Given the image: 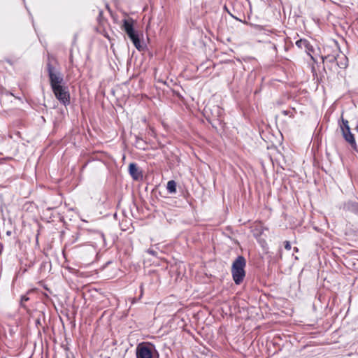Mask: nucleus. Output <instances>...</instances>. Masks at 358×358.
<instances>
[{
  "label": "nucleus",
  "mask_w": 358,
  "mask_h": 358,
  "mask_svg": "<svg viewBox=\"0 0 358 358\" xmlns=\"http://www.w3.org/2000/svg\"><path fill=\"white\" fill-rule=\"evenodd\" d=\"M357 206H358V204H357Z\"/></svg>",
  "instance_id": "nucleus-14"
},
{
  "label": "nucleus",
  "mask_w": 358,
  "mask_h": 358,
  "mask_svg": "<svg viewBox=\"0 0 358 358\" xmlns=\"http://www.w3.org/2000/svg\"><path fill=\"white\" fill-rule=\"evenodd\" d=\"M342 122H343V124L341 126V130L342 131L349 130L350 127L348 124V121L343 120Z\"/></svg>",
  "instance_id": "nucleus-10"
},
{
  "label": "nucleus",
  "mask_w": 358,
  "mask_h": 358,
  "mask_svg": "<svg viewBox=\"0 0 358 358\" xmlns=\"http://www.w3.org/2000/svg\"><path fill=\"white\" fill-rule=\"evenodd\" d=\"M294 250L297 251L298 250L297 248H294Z\"/></svg>",
  "instance_id": "nucleus-13"
},
{
  "label": "nucleus",
  "mask_w": 358,
  "mask_h": 358,
  "mask_svg": "<svg viewBox=\"0 0 358 358\" xmlns=\"http://www.w3.org/2000/svg\"><path fill=\"white\" fill-rule=\"evenodd\" d=\"M55 97L64 105L69 103L70 94L67 87L64 85L52 88Z\"/></svg>",
  "instance_id": "nucleus-4"
},
{
  "label": "nucleus",
  "mask_w": 358,
  "mask_h": 358,
  "mask_svg": "<svg viewBox=\"0 0 358 358\" xmlns=\"http://www.w3.org/2000/svg\"><path fill=\"white\" fill-rule=\"evenodd\" d=\"M137 358H158V353L153 345L148 343H140L136 348Z\"/></svg>",
  "instance_id": "nucleus-3"
},
{
  "label": "nucleus",
  "mask_w": 358,
  "mask_h": 358,
  "mask_svg": "<svg viewBox=\"0 0 358 358\" xmlns=\"http://www.w3.org/2000/svg\"><path fill=\"white\" fill-rule=\"evenodd\" d=\"M129 172L132 178L135 180L140 179L142 176L138 170V166L134 163H131L129 166Z\"/></svg>",
  "instance_id": "nucleus-6"
},
{
  "label": "nucleus",
  "mask_w": 358,
  "mask_h": 358,
  "mask_svg": "<svg viewBox=\"0 0 358 358\" xmlns=\"http://www.w3.org/2000/svg\"><path fill=\"white\" fill-rule=\"evenodd\" d=\"M326 59H329V62H335L336 60V57L334 56H327L325 57Z\"/></svg>",
  "instance_id": "nucleus-11"
},
{
  "label": "nucleus",
  "mask_w": 358,
  "mask_h": 358,
  "mask_svg": "<svg viewBox=\"0 0 358 358\" xmlns=\"http://www.w3.org/2000/svg\"><path fill=\"white\" fill-rule=\"evenodd\" d=\"M285 248L287 250H289L291 249V245L289 241L285 242Z\"/></svg>",
  "instance_id": "nucleus-12"
},
{
  "label": "nucleus",
  "mask_w": 358,
  "mask_h": 358,
  "mask_svg": "<svg viewBox=\"0 0 358 358\" xmlns=\"http://www.w3.org/2000/svg\"><path fill=\"white\" fill-rule=\"evenodd\" d=\"M296 45L299 48H302L303 46L307 47L308 45V41L306 40L300 39L296 42Z\"/></svg>",
  "instance_id": "nucleus-9"
},
{
  "label": "nucleus",
  "mask_w": 358,
  "mask_h": 358,
  "mask_svg": "<svg viewBox=\"0 0 358 358\" xmlns=\"http://www.w3.org/2000/svg\"><path fill=\"white\" fill-rule=\"evenodd\" d=\"M167 190L169 193H176V182L174 180H170L167 182Z\"/></svg>",
  "instance_id": "nucleus-8"
},
{
  "label": "nucleus",
  "mask_w": 358,
  "mask_h": 358,
  "mask_svg": "<svg viewBox=\"0 0 358 358\" xmlns=\"http://www.w3.org/2000/svg\"><path fill=\"white\" fill-rule=\"evenodd\" d=\"M50 83L52 88L63 85V76L50 64H48Z\"/></svg>",
  "instance_id": "nucleus-5"
},
{
  "label": "nucleus",
  "mask_w": 358,
  "mask_h": 358,
  "mask_svg": "<svg viewBox=\"0 0 358 358\" xmlns=\"http://www.w3.org/2000/svg\"><path fill=\"white\" fill-rule=\"evenodd\" d=\"M342 133L346 141H348L351 145H355V140L353 134L350 132V129L342 131Z\"/></svg>",
  "instance_id": "nucleus-7"
},
{
  "label": "nucleus",
  "mask_w": 358,
  "mask_h": 358,
  "mask_svg": "<svg viewBox=\"0 0 358 358\" xmlns=\"http://www.w3.org/2000/svg\"><path fill=\"white\" fill-rule=\"evenodd\" d=\"M134 22L132 19L124 20L122 29L127 33L136 49L142 50L144 48V45L141 41L138 34L136 33L134 29Z\"/></svg>",
  "instance_id": "nucleus-1"
},
{
  "label": "nucleus",
  "mask_w": 358,
  "mask_h": 358,
  "mask_svg": "<svg viewBox=\"0 0 358 358\" xmlns=\"http://www.w3.org/2000/svg\"><path fill=\"white\" fill-rule=\"evenodd\" d=\"M245 264V259L242 256H238L233 262L231 273L233 279L236 285H239L243 281L245 275L244 270Z\"/></svg>",
  "instance_id": "nucleus-2"
}]
</instances>
